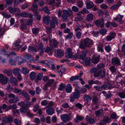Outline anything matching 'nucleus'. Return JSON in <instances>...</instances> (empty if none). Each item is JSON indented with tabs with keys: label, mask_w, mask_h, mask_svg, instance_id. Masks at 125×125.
I'll return each mask as SVG.
<instances>
[{
	"label": "nucleus",
	"mask_w": 125,
	"mask_h": 125,
	"mask_svg": "<svg viewBox=\"0 0 125 125\" xmlns=\"http://www.w3.org/2000/svg\"><path fill=\"white\" fill-rule=\"evenodd\" d=\"M109 69L111 72L113 73L116 72L117 68H115V66H112Z\"/></svg>",
	"instance_id": "864d4df0"
},
{
	"label": "nucleus",
	"mask_w": 125,
	"mask_h": 125,
	"mask_svg": "<svg viewBox=\"0 0 125 125\" xmlns=\"http://www.w3.org/2000/svg\"><path fill=\"white\" fill-rule=\"evenodd\" d=\"M87 51L85 50H84L82 52V54L80 56V58L83 60L84 59L86 56Z\"/></svg>",
	"instance_id": "c85d7f7f"
},
{
	"label": "nucleus",
	"mask_w": 125,
	"mask_h": 125,
	"mask_svg": "<svg viewBox=\"0 0 125 125\" xmlns=\"http://www.w3.org/2000/svg\"><path fill=\"white\" fill-rule=\"evenodd\" d=\"M36 76V73L34 72H32L30 74V78L31 80H35Z\"/></svg>",
	"instance_id": "393cba45"
},
{
	"label": "nucleus",
	"mask_w": 125,
	"mask_h": 125,
	"mask_svg": "<svg viewBox=\"0 0 125 125\" xmlns=\"http://www.w3.org/2000/svg\"><path fill=\"white\" fill-rule=\"evenodd\" d=\"M63 13L61 17L63 21H66L68 19V17L73 15V12L70 8L68 10L64 9L62 10Z\"/></svg>",
	"instance_id": "f257e3e1"
},
{
	"label": "nucleus",
	"mask_w": 125,
	"mask_h": 125,
	"mask_svg": "<svg viewBox=\"0 0 125 125\" xmlns=\"http://www.w3.org/2000/svg\"><path fill=\"white\" fill-rule=\"evenodd\" d=\"M13 92L15 94H18L19 95L21 94L25 97L26 101H28L30 100L29 95L24 90L22 92L21 90L15 88L14 89Z\"/></svg>",
	"instance_id": "f03ea898"
},
{
	"label": "nucleus",
	"mask_w": 125,
	"mask_h": 125,
	"mask_svg": "<svg viewBox=\"0 0 125 125\" xmlns=\"http://www.w3.org/2000/svg\"><path fill=\"white\" fill-rule=\"evenodd\" d=\"M8 9L9 10V12L11 13H14L17 10L18 11L19 10V9L18 8H14L11 7H9L8 8Z\"/></svg>",
	"instance_id": "72a5a7b5"
},
{
	"label": "nucleus",
	"mask_w": 125,
	"mask_h": 125,
	"mask_svg": "<svg viewBox=\"0 0 125 125\" xmlns=\"http://www.w3.org/2000/svg\"><path fill=\"white\" fill-rule=\"evenodd\" d=\"M11 70L10 69L4 70L3 72L5 74H6L9 76H12Z\"/></svg>",
	"instance_id": "473e14b6"
},
{
	"label": "nucleus",
	"mask_w": 125,
	"mask_h": 125,
	"mask_svg": "<svg viewBox=\"0 0 125 125\" xmlns=\"http://www.w3.org/2000/svg\"><path fill=\"white\" fill-rule=\"evenodd\" d=\"M100 31L102 35H103L106 33L107 31L106 29H101L100 30Z\"/></svg>",
	"instance_id": "0e129e2a"
},
{
	"label": "nucleus",
	"mask_w": 125,
	"mask_h": 125,
	"mask_svg": "<svg viewBox=\"0 0 125 125\" xmlns=\"http://www.w3.org/2000/svg\"><path fill=\"white\" fill-rule=\"evenodd\" d=\"M65 86V84L61 83L59 85L58 90L60 91H63L64 89Z\"/></svg>",
	"instance_id": "e433bc0d"
},
{
	"label": "nucleus",
	"mask_w": 125,
	"mask_h": 125,
	"mask_svg": "<svg viewBox=\"0 0 125 125\" xmlns=\"http://www.w3.org/2000/svg\"><path fill=\"white\" fill-rule=\"evenodd\" d=\"M50 21V17L48 15L44 16L43 17V22L47 25L49 24V21Z\"/></svg>",
	"instance_id": "6ab92c4d"
},
{
	"label": "nucleus",
	"mask_w": 125,
	"mask_h": 125,
	"mask_svg": "<svg viewBox=\"0 0 125 125\" xmlns=\"http://www.w3.org/2000/svg\"><path fill=\"white\" fill-rule=\"evenodd\" d=\"M94 15L92 13L88 14L86 16V20L88 21L91 22L93 20Z\"/></svg>",
	"instance_id": "a878e982"
},
{
	"label": "nucleus",
	"mask_w": 125,
	"mask_h": 125,
	"mask_svg": "<svg viewBox=\"0 0 125 125\" xmlns=\"http://www.w3.org/2000/svg\"><path fill=\"white\" fill-rule=\"evenodd\" d=\"M10 82L13 85L17 86L18 85V81L16 78L13 76L10 78Z\"/></svg>",
	"instance_id": "a211bd4d"
},
{
	"label": "nucleus",
	"mask_w": 125,
	"mask_h": 125,
	"mask_svg": "<svg viewBox=\"0 0 125 125\" xmlns=\"http://www.w3.org/2000/svg\"><path fill=\"white\" fill-rule=\"evenodd\" d=\"M83 19V17L81 16H78L75 18V21H76L82 20Z\"/></svg>",
	"instance_id": "5fc2aeb1"
},
{
	"label": "nucleus",
	"mask_w": 125,
	"mask_h": 125,
	"mask_svg": "<svg viewBox=\"0 0 125 125\" xmlns=\"http://www.w3.org/2000/svg\"><path fill=\"white\" fill-rule=\"evenodd\" d=\"M87 47L83 39L81 40L79 44V48L81 49H85Z\"/></svg>",
	"instance_id": "412c9836"
},
{
	"label": "nucleus",
	"mask_w": 125,
	"mask_h": 125,
	"mask_svg": "<svg viewBox=\"0 0 125 125\" xmlns=\"http://www.w3.org/2000/svg\"><path fill=\"white\" fill-rule=\"evenodd\" d=\"M2 14L4 17L8 18H10L11 17V15L10 14L5 11L2 12Z\"/></svg>",
	"instance_id": "ea45409f"
},
{
	"label": "nucleus",
	"mask_w": 125,
	"mask_h": 125,
	"mask_svg": "<svg viewBox=\"0 0 125 125\" xmlns=\"http://www.w3.org/2000/svg\"><path fill=\"white\" fill-rule=\"evenodd\" d=\"M28 51L29 52H37V50L34 47L30 46L28 48Z\"/></svg>",
	"instance_id": "f704fd0d"
},
{
	"label": "nucleus",
	"mask_w": 125,
	"mask_h": 125,
	"mask_svg": "<svg viewBox=\"0 0 125 125\" xmlns=\"http://www.w3.org/2000/svg\"><path fill=\"white\" fill-rule=\"evenodd\" d=\"M105 50L107 52H109L112 50V48L109 45H108L105 46Z\"/></svg>",
	"instance_id": "09e8293b"
},
{
	"label": "nucleus",
	"mask_w": 125,
	"mask_h": 125,
	"mask_svg": "<svg viewBox=\"0 0 125 125\" xmlns=\"http://www.w3.org/2000/svg\"><path fill=\"white\" fill-rule=\"evenodd\" d=\"M8 80V78L6 77L3 74H0V82L2 84H6Z\"/></svg>",
	"instance_id": "1a4fd4ad"
},
{
	"label": "nucleus",
	"mask_w": 125,
	"mask_h": 125,
	"mask_svg": "<svg viewBox=\"0 0 125 125\" xmlns=\"http://www.w3.org/2000/svg\"><path fill=\"white\" fill-rule=\"evenodd\" d=\"M21 71L20 69L19 68H16L13 70V74L15 76L20 74V72Z\"/></svg>",
	"instance_id": "bb28decb"
},
{
	"label": "nucleus",
	"mask_w": 125,
	"mask_h": 125,
	"mask_svg": "<svg viewBox=\"0 0 125 125\" xmlns=\"http://www.w3.org/2000/svg\"><path fill=\"white\" fill-rule=\"evenodd\" d=\"M27 28L26 25L24 23H21L20 29L21 30L25 29Z\"/></svg>",
	"instance_id": "13d9d810"
},
{
	"label": "nucleus",
	"mask_w": 125,
	"mask_h": 125,
	"mask_svg": "<svg viewBox=\"0 0 125 125\" xmlns=\"http://www.w3.org/2000/svg\"><path fill=\"white\" fill-rule=\"evenodd\" d=\"M38 3L40 6L42 7L44 6L45 2L43 0H39Z\"/></svg>",
	"instance_id": "603ef678"
},
{
	"label": "nucleus",
	"mask_w": 125,
	"mask_h": 125,
	"mask_svg": "<svg viewBox=\"0 0 125 125\" xmlns=\"http://www.w3.org/2000/svg\"><path fill=\"white\" fill-rule=\"evenodd\" d=\"M43 11L48 14H50V10L47 6H45L42 9Z\"/></svg>",
	"instance_id": "79ce46f5"
},
{
	"label": "nucleus",
	"mask_w": 125,
	"mask_h": 125,
	"mask_svg": "<svg viewBox=\"0 0 125 125\" xmlns=\"http://www.w3.org/2000/svg\"><path fill=\"white\" fill-rule=\"evenodd\" d=\"M80 92L77 89H75L74 92L73 93L70 97V101L73 102L75 99H78L80 97Z\"/></svg>",
	"instance_id": "7ed1b4c3"
},
{
	"label": "nucleus",
	"mask_w": 125,
	"mask_h": 125,
	"mask_svg": "<svg viewBox=\"0 0 125 125\" xmlns=\"http://www.w3.org/2000/svg\"><path fill=\"white\" fill-rule=\"evenodd\" d=\"M83 40L86 45L87 47H90L93 44L92 41L88 38H87Z\"/></svg>",
	"instance_id": "4468645a"
},
{
	"label": "nucleus",
	"mask_w": 125,
	"mask_h": 125,
	"mask_svg": "<svg viewBox=\"0 0 125 125\" xmlns=\"http://www.w3.org/2000/svg\"><path fill=\"white\" fill-rule=\"evenodd\" d=\"M29 72V70L26 67H22L21 72L24 74H28Z\"/></svg>",
	"instance_id": "7c9ffc66"
},
{
	"label": "nucleus",
	"mask_w": 125,
	"mask_h": 125,
	"mask_svg": "<svg viewBox=\"0 0 125 125\" xmlns=\"http://www.w3.org/2000/svg\"><path fill=\"white\" fill-rule=\"evenodd\" d=\"M95 24L98 27H103L104 26V20L103 18L94 21Z\"/></svg>",
	"instance_id": "423d86ee"
},
{
	"label": "nucleus",
	"mask_w": 125,
	"mask_h": 125,
	"mask_svg": "<svg viewBox=\"0 0 125 125\" xmlns=\"http://www.w3.org/2000/svg\"><path fill=\"white\" fill-rule=\"evenodd\" d=\"M13 88L10 85H9L7 86V91L8 92H10L13 90Z\"/></svg>",
	"instance_id": "680f3d73"
},
{
	"label": "nucleus",
	"mask_w": 125,
	"mask_h": 125,
	"mask_svg": "<svg viewBox=\"0 0 125 125\" xmlns=\"http://www.w3.org/2000/svg\"><path fill=\"white\" fill-rule=\"evenodd\" d=\"M51 21L55 23L56 24H57L58 23V20L56 17L53 16L51 17Z\"/></svg>",
	"instance_id": "c9c22d12"
},
{
	"label": "nucleus",
	"mask_w": 125,
	"mask_h": 125,
	"mask_svg": "<svg viewBox=\"0 0 125 125\" xmlns=\"http://www.w3.org/2000/svg\"><path fill=\"white\" fill-rule=\"evenodd\" d=\"M46 111L47 113L49 115H52L54 112V110L53 108L52 107H51L47 109Z\"/></svg>",
	"instance_id": "cd10ccee"
},
{
	"label": "nucleus",
	"mask_w": 125,
	"mask_h": 125,
	"mask_svg": "<svg viewBox=\"0 0 125 125\" xmlns=\"http://www.w3.org/2000/svg\"><path fill=\"white\" fill-rule=\"evenodd\" d=\"M85 3L88 9L91 8L93 7L94 5V4L93 2L89 0H87Z\"/></svg>",
	"instance_id": "5701e85b"
},
{
	"label": "nucleus",
	"mask_w": 125,
	"mask_h": 125,
	"mask_svg": "<svg viewBox=\"0 0 125 125\" xmlns=\"http://www.w3.org/2000/svg\"><path fill=\"white\" fill-rule=\"evenodd\" d=\"M9 98H12L10 99L9 100V102L10 104L16 103L17 102L19 101V98L18 96H16L15 94L10 93L8 95Z\"/></svg>",
	"instance_id": "20e7f679"
},
{
	"label": "nucleus",
	"mask_w": 125,
	"mask_h": 125,
	"mask_svg": "<svg viewBox=\"0 0 125 125\" xmlns=\"http://www.w3.org/2000/svg\"><path fill=\"white\" fill-rule=\"evenodd\" d=\"M43 77V73H39L37 76L35 80V82L37 83L39 81L41 80Z\"/></svg>",
	"instance_id": "4be33fe9"
},
{
	"label": "nucleus",
	"mask_w": 125,
	"mask_h": 125,
	"mask_svg": "<svg viewBox=\"0 0 125 125\" xmlns=\"http://www.w3.org/2000/svg\"><path fill=\"white\" fill-rule=\"evenodd\" d=\"M28 7V4L26 3H25L21 5V9H25L26 8H27Z\"/></svg>",
	"instance_id": "338daca9"
},
{
	"label": "nucleus",
	"mask_w": 125,
	"mask_h": 125,
	"mask_svg": "<svg viewBox=\"0 0 125 125\" xmlns=\"http://www.w3.org/2000/svg\"><path fill=\"white\" fill-rule=\"evenodd\" d=\"M72 87L70 84H68L67 85L66 88V91L67 93H70L72 91Z\"/></svg>",
	"instance_id": "c756f323"
},
{
	"label": "nucleus",
	"mask_w": 125,
	"mask_h": 125,
	"mask_svg": "<svg viewBox=\"0 0 125 125\" xmlns=\"http://www.w3.org/2000/svg\"><path fill=\"white\" fill-rule=\"evenodd\" d=\"M83 98L84 99L88 102H90L92 99L91 97L90 96L86 94L84 95Z\"/></svg>",
	"instance_id": "2f4dec72"
},
{
	"label": "nucleus",
	"mask_w": 125,
	"mask_h": 125,
	"mask_svg": "<svg viewBox=\"0 0 125 125\" xmlns=\"http://www.w3.org/2000/svg\"><path fill=\"white\" fill-rule=\"evenodd\" d=\"M58 42L55 39H52L50 40V45L52 47H56L58 44Z\"/></svg>",
	"instance_id": "f3484780"
},
{
	"label": "nucleus",
	"mask_w": 125,
	"mask_h": 125,
	"mask_svg": "<svg viewBox=\"0 0 125 125\" xmlns=\"http://www.w3.org/2000/svg\"><path fill=\"white\" fill-rule=\"evenodd\" d=\"M20 42L21 41H16L13 44V46H14L15 47L14 48H12L11 49L15 50L16 51H19L21 47V45L19 44Z\"/></svg>",
	"instance_id": "9d476101"
},
{
	"label": "nucleus",
	"mask_w": 125,
	"mask_h": 125,
	"mask_svg": "<svg viewBox=\"0 0 125 125\" xmlns=\"http://www.w3.org/2000/svg\"><path fill=\"white\" fill-rule=\"evenodd\" d=\"M103 110L102 109H100L95 112V114L97 115H99L102 113Z\"/></svg>",
	"instance_id": "bf43d9fd"
},
{
	"label": "nucleus",
	"mask_w": 125,
	"mask_h": 125,
	"mask_svg": "<svg viewBox=\"0 0 125 125\" xmlns=\"http://www.w3.org/2000/svg\"><path fill=\"white\" fill-rule=\"evenodd\" d=\"M27 107L25 106H23L20 109L21 112L22 113H25L27 111Z\"/></svg>",
	"instance_id": "58836bf2"
},
{
	"label": "nucleus",
	"mask_w": 125,
	"mask_h": 125,
	"mask_svg": "<svg viewBox=\"0 0 125 125\" xmlns=\"http://www.w3.org/2000/svg\"><path fill=\"white\" fill-rule=\"evenodd\" d=\"M100 60V55H93L92 59V62L94 64L98 63Z\"/></svg>",
	"instance_id": "9b49d317"
},
{
	"label": "nucleus",
	"mask_w": 125,
	"mask_h": 125,
	"mask_svg": "<svg viewBox=\"0 0 125 125\" xmlns=\"http://www.w3.org/2000/svg\"><path fill=\"white\" fill-rule=\"evenodd\" d=\"M38 7L36 3H34L32 4V7L31 8V10L37 9Z\"/></svg>",
	"instance_id": "4d7b16f0"
},
{
	"label": "nucleus",
	"mask_w": 125,
	"mask_h": 125,
	"mask_svg": "<svg viewBox=\"0 0 125 125\" xmlns=\"http://www.w3.org/2000/svg\"><path fill=\"white\" fill-rule=\"evenodd\" d=\"M86 120L88 123L92 124H94L95 123V121L94 119L92 118H90L88 116H86Z\"/></svg>",
	"instance_id": "b1692460"
},
{
	"label": "nucleus",
	"mask_w": 125,
	"mask_h": 125,
	"mask_svg": "<svg viewBox=\"0 0 125 125\" xmlns=\"http://www.w3.org/2000/svg\"><path fill=\"white\" fill-rule=\"evenodd\" d=\"M63 55V52L61 49L56 50L55 51V55L57 57L61 58Z\"/></svg>",
	"instance_id": "2eb2a0df"
},
{
	"label": "nucleus",
	"mask_w": 125,
	"mask_h": 125,
	"mask_svg": "<svg viewBox=\"0 0 125 125\" xmlns=\"http://www.w3.org/2000/svg\"><path fill=\"white\" fill-rule=\"evenodd\" d=\"M91 61V59L89 57L86 58L85 60V66H88L90 64Z\"/></svg>",
	"instance_id": "a18cd8bd"
},
{
	"label": "nucleus",
	"mask_w": 125,
	"mask_h": 125,
	"mask_svg": "<svg viewBox=\"0 0 125 125\" xmlns=\"http://www.w3.org/2000/svg\"><path fill=\"white\" fill-rule=\"evenodd\" d=\"M76 54L72 52V49L69 48L66 50L65 53V57L67 59L74 57Z\"/></svg>",
	"instance_id": "39448f33"
},
{
	"label": "nucleus",
	"mask_w": 125,
	"mask_h": 125,
	"mask_svg": "<svg viewBox=\"0 0 125 125\" xmlns=\"http://www.w3.org/2000/svg\"><path fill=\"white\" fill-rule=\"evenodd\" d=\"M120 61L119 58L117 57H115L112 59L111 63L114 66H120L121 65Z\"/></svg>",
	"instance_id": "6e6552de"
},
{
	"label": "nucleus",
	"mask_w": 125,
	"mask_h": 125,
	"mask_svg": "<svg viewBox=\"0 0 125 125\" xmlns=\"http://www.w3.org/2000/svg\"><path fill=\"white\" fill-rule=\"evenodd\" d=\"M123 17L122 16L118 14L117 15L116 18H114V20L116 21H122Z\"/></svg>",
	"instance_id": "4c0bfd02"
},
{
	"label": "nucleus",
	"mask_w": 125,
	"mask_h": 125,
	"mask_svg": "<svg viewBox=\"0 0 125 125\" xmlns=\"http://www.w3.org/2000/svg\"><path fill=\"white\" fill-rule=\"evenodd\" d=\"M29 13L28 12H23L19 14V15L23 17H27L29 15Z\"/></svg>",
	"instance_id": "37998d69"
},
{
	"label": "nucleus",
	"mask_w": 125,
	"mask_h": 125,
	"mask_svg": "<svg viewBox=\"0 0 125 125\" xmlns=\"http://www.w3.org/2000/svg\"><path fill=\"white\" fill-rule=\"evenodd\" d=\"M72 11L75 12H78L79 10V8L75 6H72Z\"/></svg>",
	"instance_id": "6e6d98bb"
},
{
	"label": "nucleus",
	"mask_w": 125,
	"mask_h": 125,
	"mask_svg": "<svg viewBox=\"0 0 125 125\" xmlns=\"http://www.w3.org/2000/svg\"><path fill=\"white\" fill-rule=\"evenodd\" d=\"M23 1V0H15L13 6L15 7L19 3H22Z\"/></svg>",
	"instance_id": "3c124183"
},
{
	"label": "nucleus",
	"mask_w": 125,
	"mask_h": 125,
	"mask_svg": "<svg viewBox=\"0 0 125 125\" xmlns=\"http://www.w3.org/2000/svg\"><path fill=\"white\" fill-rule=\"evenodd\" d=\"M61 118L63 121L66 123L69 121L71 117L67 114H64L61 115Z\"/></svg>",
	"instance_id": "dca6fc26"
},
{
	"label": "nucleus",
	"mask_w": 125,
	"mask_h": 125,
	"mask_svg": "<svg viewBox=\"0 0 125 125\" xmlns=\"http://www.w3.org/2000/svg\"><path fill=\"white\" fill-rule=\"evenodd\" d=\"M39 108V105L38 104H36V105L34 106V108L33 109L34 112H36L38 109Z\"/></svg>",
	"instance_id": "e2e57ef3"
},
{
	"label": "nucleus",
	"mask_w": 125,
	"mask_h": 125,
	"mask_svg": "<svg viewBox=\"0 0 125 125\" xmlns=\"http://www.w3.org/2000/svg\"><path fill=\"white\" fill-rule=\"evenodd\" d=\"M81 26L79 25H78L75 26V31L76 32L79 31H81Z\"/></svg>",
	"instance_id": "052dcab7"
},
{
	"label": "nucleus",
	"mask_w": 125,
	"mask_h": 125,
	"mask_svg": "<svg viewBox=\"0 0 125 125\" xmlns=\"http://www.w3.org/2000/svg\"><path fill=\"white\" fill-rule=\"evenodd\" d=\"M54 81L53 79H50L48 80L47 82L45 84L44 87L43 89L46 90H48V88L51 86Z\"/></svg>",
	"instance_id": "f8f14e48"
},
{
	"label": "nucleus",
	"mask_w": 125,
	"mask_h": 125,
	"mask_svg": "<svg viewBox=\"0 0 125 125\" xmlns=\"http://www.w3.org/2000/svg\"><path fill=\"white\" fill-rule=\"evenodd\" d=\"M14 123L16 124V125H21V121H18V120L15 118L14 120Z\"/></svg>",
	"instance_id": "69168bd1"
},
{
	"label": "nucleus",
	"mask_w": 125,
	"mask_h": 125,
	"mask_svg": "<svg viewBox=\"0 0 125 125\" xmlns=\"http://www.w3.org/2000/svg\"><path fill=\"white\" fill-rule=\"evenodd\" d=\"M116 36V33L114 32H110L106 37V40L107 41H111L114 39Z\"/></svg>",
	"instance_id": "ddd939ff"
},
{
	"label": "nucleus",
	"mask_w": 125,
	"mask_h": 125,
	"mask_svg": "<svg viewBox=\"0 0 125 125\" xmlns=\"http://www.w3.org/2000/svg\"><path fill=\"white\" fill-rule=\"evenodd\" d=\"M100 122L101 124H103L104 125L106 124V123L110 122H111V120L109 118L106 116L104 117L103 120H101Z\"/></svg>",
	"instance_id": "aec40b11"
},
{
	"label": "nucleus",
	"mask_w": 125,
	"mask_h": 125,
	"mask_svg": "<svg viewBox=\"0 0 125 125\" xmlns=\"http://www.w3.org/2000/svg\"><path fill=\"white\" fill-rule=\"evenodd\" d=\"M98 51L99 52H103L104 50L103 48V45L100 44L98 45L97 47Z\"/></svg>",
	"instance_id": "8fccbe9b"
},
{
	"label": "nucleus",
	"mask_w": 125,
	"mask_h": 125,
	"mask_svg": "<svg viewBox=\"0 0 125 125\" xmlns=\"http://www.w3.org/2000/svg\"><path fill=\"white\" fill-rule=\"evenodd\" d=\"M105 72L103 70L99 71L97 73H95L94 74V76L95 77H100L102 78L104 77L105 76Z\"/></svg>",
	"instance_id": "0eeeda50"
},
{
	"label": "nucleus",
	"mask_w": 125,
	"mask_h": 125,
	"mask_svg": "<svg viewBox=\"0 0 125 125\" xmlns=\"http://www.w3.org/2000/svg\"><path fill=\"white\" fill-rule=\"evenodd\" d=\"M80 78V76H73L71 77L70 79L71 81H73L74 80H75L78 79Z\"/></svg>",
	"instance_id": "a19ab883"
},
{
	"label": "nucleus",
	"mask_w": 125,
	"mask_h": 125,
	"mask_svg": "<svg viewBox=\"0 0 125 125\" xmlns=\"http://www.w3.org/2000/svg\"><path fill=\"white\" fill-rule=\"evenodd\" d=\"M32 33L35 34H37L39 31V30L37 28H33L32 29Z\"/></svg>",
	"instance_id": "de8ad7c7"
},
{
	"label": "nucleus",
	"mask_w": 125,
	"mask_h": 125,
	"mask_svg": "<svg viewBox=\"0 0 125 125\" xmlns=\"http://www.w3.org/2000/svg\"><path fill=\"white\" fill-rule=\"evenodd\" d=\"M51 50V48L47 46L46 48L45 52L46 53H48L50 52V53L49 54V55H51L52 54V52Z\"/></svg>",
	"instance_id": "c03bdc74"
},
{
	"label": "nucleus",
	"mask_w": 125,
	"mask_h": 125,
	"mask_svg": "<svg viewBox=\"0 0 125 125\" xmlns=\"http://www.w3.org/2000/svg\"><path fill=\"white\" fill-rule=\"evenodd\" d=\"M118 95L121 98H125V93L123 92H120L118 93Z\"/></svg>",
	"instance_id": "774afa93"
},
{
	"label": "nucleus",
	"mask_w": 125,
	"mask_h": 125,
	"mask_svg": "<svg viewBox=\"0 0 125 125\" xmlns=\"http://www.w3.org/2000/svg\"><path fill=\"white\" fill-rule=\"evenodd\" d=\"M73 36V34L72 32L69 33L66 36V38L67 39H71Z\"/></svg>",
	"instance_id": "49530a36"
}]
</instances>
